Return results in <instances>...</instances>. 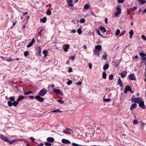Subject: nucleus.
I'll list each match as a JSON object with an SVG mask.
<instances>
[{
    "label": "nucleus",
    "mask_w": 146,
    "mask_h": 146,
    "mask_svg": "<svg viewBox=\"0 0 146 146\" xmlns=\"http://www.w3.org/2000/svg\"><path fill=\"white\" fill-rule=\"evenodd\" d=\"M30 139L32 141H35V139L32 137H31L30 138Z\"/></svg>",
    "instance_id": "680f3d73"
},
{
    "label": "nucleus",
    "mask_w": 146,
    "mask_h": 146,
    "mask_svg": "<svg viewBox=\"0 0 146 146\" xmlns=\"http://www.w3.org/2000/svg\"><path fill=\"white\" fill-rule=\"evenodd\" d=\"M72 83V81L71 80H69L67 83V84L68 85H70Z\"/></svg>",
    "instance_id": "37998d69"
},
{
    "label": "nucleus",
    "mask_w": 146,
    "mask_h": 146,
    "mask_svg": "<svg viewBox=\"0 0 146 146\" xmlns=\"http://www.w3.org/2000/svg\"><path fill=\"white\" fill-rule=\"evenodd\" d=\"M96 33H97V34H98L99 35H100L101 36H102V35L101 34L100 31L98 29H96Z\"/></svg>",
    "instance_id": "58836bf2"
},
{
    "label": "nucleus",
    "mask_w": 146,
    "mask_h": 146,
    "mask_svg": "<svg viewBox=\"0 0 146 146\" xmlns=\"http://www.w3.org/2000/svg\"><path fill=\"white\" fill-rule=\"evenodd\" d=\"M140 2L141 4H143L145 3L146 1L145 0H138Z\"/></svg>",
    "instance_id": "2f4dec72"
},
{
    "label": "nucleus",
    "mask_w": 146,
    "mask_h": 146,
    "mask_svg": "<svg viewBox=\"0 0 146 146\" xmlns=\"http://www.w3.org/2000/svg\"><path fill=\"white\" fill-rule=\"evenodd\" d=\"M43 145V144L42 143H40L37 146H42Z\"/></svg>",
    "instance_id": "774afa93"
},
{
    "label": "nucleus",
    "mask_w": 146,
    "mask_h": 146,
    "mask_svg": "<svg viewBox=\"0 0 146 146\" xmlns=\"http://www.w3.org/2000/svg\"><path fill=\"white\" fill-rule=\"evenodd\" d=\"M67 2L69 6L73 7L74 6L73 4L72 3V0H67Z\"/></svg>",
    "instance_id": "2eb2a0df"
},
{
    "label": "nucleus",
    "mask_w": 146,
    "mask_h": 146,
    "mask_svg": "<svg viewBox=\"0 0 146 146\" xmlns=\"http://www.w3.org/2000/svg\"><path fill=\"white\" fill-rule=\"evenodd\" d=\"M109 65L108 64H105L103 67V69L104 70H106L109 68Z\"/></svg>",
    "instance_id": "a878e982"
},
{
    "label": "nucleus",
    "mask_w": 146,
    "mask_h": 146,
    "mask_svg": "<svg viewBox=\"0 0 146 146\" xmlns=\"http://www.w3.org/2000/svg\"><path fill=\"white\" fill-rule=\"evenodd\" d=\"M70 45L68 44H65L63 47V48L64 50V51L65 52H67L68 50V49L69 48Z\"/></svg>",
    "instance_id": "ddd939ff"
},
{
    "label": "nucleus",
    "mask_w": 146,
    "mask_h": 146,
    "mask_svg": "<svg viewBox=\"0 0 146 146\" xmlns=\"http://www.w3.org/2000/svg\"><path fill=\"white\" fill-rule=\"evenodd\" d=\"M77 33L79 35H81L82 33L81 29H78L77 30Z\"/></svg>",
    "instance_id": "473e14b6"
},
{
    "label": "nucleus",
    "mask_w": 146,
    "mask_h": 146,
    "mask_svg": "<svg viewBox=\"0 0 146 146\" xmlns=\"http://www.w3.org/2000/svg\"><path fill=\"white\" fill-rule=\"evenodd\" d=\"M100 30L104 32H105L106 31V29L103 27H101L100 28Z\"/></svg>",
    "instance_id": "72a5a7b5"
},
{
    "label": "nucleus",
    "mask_w": 146,
    "mask_h": 146,
    "mask_svg": "<svg viewBox=\"0 0 146 146\" xmlns=\"http://www.w3.org/2000/svg\"><path fill=\"white\" fill-rule=\"evenodd\" d=\"M117 84L121 86H123V84L121 81V80L120 78H119L118 79V81Z\"/></svg>",
    "instance_id": "5701e85b"
},
{
    "label": "nucleus",
    "mask_w": 146,
    "mask_h": 146,
    "mask_svg": "<svg viewBox=\"0 0 146 146\" xmlns=\"http://www.w3.org/2000/svg\"><path fill=\"white\" fill-rule=\"evenodd\" d=\"M72 32L73 33H76V31L75 30L73 29L72 30Z\"/></svg>",
    "instance_id": "69168bd1"
},
{
    "label": "nucleus",
    "mask_w": 146,
    "mask_h": 146,
    "mask_svg": "<svg viewBox=\"0 0 146 146\" xmlns=\"http://www.w3.org/2000/svg\"><path fill=\"white\" fill-rule=\"evenodd\" d=\"M51 13V11L50 10H48L46 11V14L48 15H50Z\"/></svg>",
    "instance_id": "79ce46f5"
},
{
    "label": "nucleus",
    "mask_w": 146,
    "mask_h": 146,
    "mask_svg": "<svg viewBox=\"0 0 146 146\" xmlns=\"http://www.w3.org/2000/svg\"><path fill=\"white\" fill-rule=\"evenodd\" d=\"M53 90L54 92L56 94H60L61 93L60 90L59 89H54Z\"/></svg>",
    "instance_id": "f3484780"
},
{
    "label": "nucleus",
    "mask_w": 146,
    "mask_h": 146,
    "mask_svg": "<svg viewBox=\"0 0 146 146\" xmlns=\"http://www.w3.org/2000/svg\"><path fill=\"white\" fill-rule=\"evenodd\" d=\"M106 72H104L102 73V77L104 79H105L106 78Z\"/></svg>",
    "instance_id": "c85d7f7f"
},
{
    "label": "nucleus",
    "mask_w": 146,
    "mask_h": 146,
    "mask_svg": "<svg viewBox=\"0 0 146 146\" xmlns=\"http://www.w3.org/2000/svg\"><path fill=\"white\" fill-rule=\"evenodd\" d=\"M73 71L72 68H70L68 69V72H72Z\"/></svg>",
    "instance_id": "6e6d98bb"
},
{
    "label": "nucleus",
    "mask_w": 146,
    "mask_h": 146,
    "mask_svg": "<svg viewBox=\"0 0 146 146\" xmlns=\"http://www.w3.org/2000/svg\"><path fill=\"white\" fill-rule=\"evenodd\" d=\"M62 111H61L59 109H57L54 110H53L52 111H50L49 113H50L51 112H56V113H61Z\"/></svg>",
    "instance_id": "4be33fe9"
},
{
    "label": "nucleus",
    "mask_w": 146,
    "mask_h": 146,
    "mask_svg": "<svg viewBox=\"0 0 146 146\" xmlns=\"http://www.w3.org/2000/svg\"><path fill=\"white\" fill-rule=\"evenodd\" d=\"M90 7V5H89L88 4H86L84 6V9H87Z\"/></svg>",
    "instance_id": "cd10ccee"
},
{
    "label": "nucleus",
    "mask_w": 146,
    "mask_h": 146,
    "mask_svg": "<svg viewBox=\"0 0 146 146\" xmlns=\"http://www.w3.org/2000/svg\"><path fill=\"white\" fill-rule=\"evenodd\" d=\"M100 51H98V50L94 49L93 50L94 54L96 56H98V57L100 56Z\"/></svg>",
    "instance_id": "1a4fd4ad"
},
{
    "label": "nucleus",
    "mask_w": 146,
    "mask_h": 146,
    "mask_svg": "<svg viewBox=\"0 0 146 146\" xmlns=\"http://www.w3.org/2000/svg\"><path fill=\"white\" fill-rule=\"evenodd\" d=\"M127 73V72H126L123 71L121 73L120 75L122 78H124L125 77Z\"/></svg>",
    "instance_id": "a211bd4d"
},
{
    "label": "nucleus",
    "mask_w": 146,
    "mask_h": 146,
    "mask_svg": "<svg viewBox=\"0 0 146 146\" xmlns=\"http://www.w3.org/2000/svg\"><path fill=\"white\" fill-rule=\"evenodd\" d=\"M141 100V99L139 98H135L132 100L133 102L137 103H139Z\"/></svg>",
    "instance_id": "9d476101"
},
{
    "label": "nucleus",
    "mask_w": 146,
    "mask_h": 146,
    "mask_svg": "<svg viewBox=\"0 0 146 146\" xmlns=\"http://www.w3.org/2000/svg\"><path fill=\"white\" fill-rule=\"evenodd\" d=\"M140 56L142 58L146 56V54L143 52H141L140 53Z\"/></svg>",
    "instance_id": "c9c22d12"
},
{
    "label": "nucleus",
    "mask_w": 146,
    "mask_h": 146,
    "mask_svg": "<svg viewBox=\"0 0 146 146\" xmlns=\"http://www.w3.org/2000/svg\"><path fill=\"white\" fill-rule=\"evenodd\" d=\"M129 33L130 35H133L134 33L133 30H131V31L129 32Z\"/></svg>",
    "instance_id": "8fccbe9b"
},
{
    "label": "nucleus",
    "mask_w": 146,
    "mask_h": 146,
    "mask_svg": "<svg viewBox=\"0 0 146 146\" xmlns=\"http://www.w3.org/2000/svg\"><path fill=\"white\" fill-rule=\"evenodd\" d=\"M35 98L36 100L40 102H43L44 101V99L41 97L40 96H36Z\"/></svg>",
    "instance_id": "39448f33"
},
{
    "label": "nucleus",
    "mask_w": 146,
    "mask_h": 146,
    "mask_svg": "<svg viewBox=\"0 0 146 146\" xmlns=\"http://www.w3.org/2000/svg\"><path fill=\"white\" fill-rule=\"evenodd\" d=\"M130 80H135L136 78L134 74H132L129 75L128 76Z\"/></svg>",
    "instance_id": "0eeeda50"
},
{
    "label": "nucleus",
    "mask_w": 146,
    "mask_h": 146,
    "mask_svg": "<svg viewBox=\"0 0 146 146\" xmlns=\"http://www.w3.org/2000/svg\"><path fill=\"white\" fill-rule=\"evenodd\" d=\"M80 23H84L85 22V20L84 19H81L80 20Z\"/></svg>",
    "instance_id": "f704fd0d"
},
{
    "label": "nucleus",
    "mask_w": 146,
    "mask_h": 146,
    "mask_svg": "<svg viewBox=\"0 0 146 146\" xmlns=\"http://www.w3.org/2000/svg\"><path fill=\"white\" fill-rule=\"evenodd\" d=\"M76 84L78 86H80L82 84V82H79L76 83Z\"/></svg>",
    "instance_id": "4d7b16f0"
},
{
    "label": "nucleus",
    "mask_w": 146,
    "mask_h": 146,
    "mask_svg": "<svg viewBox=\"0 0 146 146\" xmlns=\"http://www.w3.org/2000/svg\"><path fill=\"white\" fill-rule=\"evenodd\" d=\"M9 99L10 100V101L11 102H14V100H15V97H14V96H11V97H10L9 98Z\"/></svg>",
    "instance_id": "bb28decb"
},
{
    "label": "nucleus",
    "mask_w": 146,
    "mask_h": 146,
    "mask_svg": "<svg viewBox=\"0 0 146 146\" xmlns=\"http://www.w3.org/2000/svg\"><path fill=\"white\" fill-rule=\"evenodd\" d=\"M108 19L107 18H106L105 19V22L106 24L108 23Z\"/></svg>",
    "instance_id": "e2e57ef3"
},
{
    "label": "nucleus",
    "mask_w": 146,
    "mask_h": 146,
    "mask_svg": "<svg viewBox=\"0 0 146 146\" xmlns=\"http://www.w3.org/2000/svg\"><path fill=\"white\" fill-rule=\"evenodd\" d=\"M48 52V50H43V54L44 55V56L46 57L47 56V54Z\"/></svg>",
    "instance_id": "393cba45"
},
{
    "label": "nucleus",
    "mask_w": 146,
    "mask_h": 146,
    "mask_svg": "<svg viewBox=\"0 0 146 146\" xmlns=\"http://www.w3.org/2000/svg\"><path fill=\"white\" fill-rule=\"evenodd\" d=\"M110 98H105V96L103 98V100L105 102H108L111 101Z\"/></svg>",
    "instance_id": "aec40b11"
},
{
    "label": "nucleus",
    "mask_w": 146,
    "mask_h": 146,
    "mask_svg": "<svg viewBox=\"0 0 146 146\" xmlns=\"http://www.w3.org/2000/svg\"><path fill=\"white\" fill-rule=\"evenodd\" d=\"M127 87H125V88L124 93H126L128 91L127 90H126V89H127Z\"/></svg>",
    "instance_id": "0e129e2a"
},
{
    "label": "nucleus",
    "mask_w": 146,
    "mask_h": 146,
    "mask_svg": "<svg viewBox=\"0 0 146 146\" xmlns=\"http://www.w3.org/2000/svg\"><path fill=\"white\" fill-rule=\"evenodd\" d=\"M47 141L48 142L52 143L54 141V140L53 138L52 137H48L47 138Z\"/></svg>",
    "instance_id": "f8f14e48"
},
{
    "label": "nucleus",
    "mask_w": 146,
    "mask_h": 146,
    "mask_svg": "<svg viewBox=\"0 0 146 146\" xmlns=\"http://www.w3.org/2000/svg\"><path fill=\"white\" fill-rule=\"evenodd\" d=\"M32 93V91H30L29 92H24V94L25 95H28Z\"/></svg>",
    "instance_id": "c756f323"
},
{
    "label": "nucleus",
    "mask_w": 146,
    "mask_h": 146,
    "mask_svg": "<svg viewBox=\"0 0 146 146\" xmlns=\"http://www.w3.org/2000/svg\"><path fill=\"white\" fill-rule=\"evenodd\" d=\"M117 1L119 3H123L124 2V0H118Z\"/></svg>",
    "instance_id": "5fc2aeb1"
},
{
    "label": "nucleus",
    "mask_w": 146,
    "mask_h": 146,
    "mask_svg": "<svg viewBox=\"0 0 146 146\" xmlns=\"http://www.w3.org/2000/svg\"><path fill=\"white\" fill-rule=\"evenodd\" d=\"M47 91L44 89L41 90L39 92L38 94L41 96H44L46 94Z\"/></svg>",
    "instance_id": "7ed1b4c3"
},
{
    "label": "nucleus",
    "mask_w": 146,
    "mask_h": 146,
    "mask_svg": "<svg viewBox=\"0 0 146 146\" xmlns=\"http://www.w3.org/2000/svg\"><path fill=\"white\" fill-rule=\"evenodd\" d=\"M125 87H127V89H126V90H127V91H131V88H130L129 86H126Z\"/></svg>",
    "instance_id": "09e8293b"
},
{
    "label": "nucleus",
    "mask_w": 146,
    "mask_h": 146,
    "mask_svg": "<svg viewBox=\"0 0 146 146\" xmlns=\"http://www.w3.org/2000/svg\"><path fill=\"white\" fill-rule=\"evenodd\" d=\"M35 42V39L34 38H33L31 42H29V44L27 45V48H29L32 46Z\"/></svg>",
    "instance_id": "423d86ee"
},
{
    "label": "nucleus",
    "mask_w": 146,
    "mask_h": 146,
    "mask_svg": "<svg viewBox=\"0 0 146 146\" xmlns=\"http://www.w3.org/2000/svg\"><path fill=\"white\" fill-rule=\"evenodd\" d=\"M89 67L91 69L92 68V64L91 63H89Z\"/></svg>",
    "instance_id": "13d9d810"
},
{
    "label": "nucleus",
    "mask_w": 146,
    "mask_h": 146,
    "mask_svg": "<svg viewBox=\"0 0 146 146\" xmlns=\"http://www.w3.org/2000/svg\"><path fill=\"white\" fill-rule=\"evenodd\" d=\"M29 54V53L28 51L25 52L24 53V56L25 57H27V56Z\"/></svg>",
    "instance_id": "de8ad7c7"
},
{
    "label": "nucleus",
    "mask_w": 146,
    "mask_h": 146,
    "mask_svg": "<svg viewBox=\"0 0 146 146\" xmlns=\"http://www.w3.org/2000/svg\"><path fill=\"white\" fill-rule=\"evenodd\" d=\"M141 37L142 38L143 40L144 41H146V37L144 35H142Z\"/></svg>",
    "instance_id": "49530a36"
},
{
    "label": "nucleus",
    "mask_w": 146,
    "mask_h": 146,
    "mask_svg": "<svg viewBox=\"0 0 146 146\" xmlns=\"http://www.w3.org/2000/svg\"><path fill=\"white\" fill-rule=\"evenodd\" d=\"M57 101L61 104H63L64 103V101L61 100H58Z\"/></svg>",
    "instance_id": "864d4df0"
},
{
    "label": "nucleus",
    "mask_w": 146,
    "mask_h": 146,
    "mask_svg": "<svg viewBox=\"0 0 146 146\" xmlns=\"http://www.w3.org/2000/svg\"><path fill=\"white\" fill-rule=\"evenodd\" d=\"M64 131H66V132L69 133V134H71V133H72V131L70 129H65V131H63V132L64 133H65L64 132Z\"/></svg>",
    "instance_id": "6ab92c4d"
},
{
    "label": "nucleus",
    "mask_w": 146,
    "mask_h": 146,
    "mask_svg": "<svg viewBox=\"0 0 146 146\" xmlns=\"http://www.w3.org/2000/svg\"><path fill=\"white\" fill-rule=\"evenodd\" d=\"M107 54L106 53H105V54L103 56V58L104 60H106L107 57Z\"/></svg>",
    "instance_id": "ea45409f"
},
{
    "label": "nucleus",
    "mask_w": 146,
    "mask_h": 146,
    "mask_svg": "<svg viewBox=\"0 0 146 146\" xmlns=\"http://www.w3.org/2000/svg\"><path fill=\"white\" fill-rule=\"evenodd\" d=\"M137 106L136 104L134 103L131 105L130 108L131 110H133Z\"/></svg>",
    "instance_id": "412c9836"
},
{
    "label": "nucleus",
    "mask_w": 146,
    "mask_h": 146,
    "mask_svg": "<svg viewBox=\"0 0 146 146\" xmlns=\"http://www.w3.org/2000/svg\"><path fill=\"white\" fill-rule=\"evenodd\" d=\"M141 59L143 61H145L146 60V57L144 56V57H143L141 58Z\"/></svg>",
    "instance_id": "052dcab7"
},
{
    "label": "nucleus",
    "mask_w": 146,
    "mask_h": 146,
    "mask_svg": "<svg viewBox=\"0 0 146 146\" xmlns=\"http://www.w3.org/2000/svg\"><path fill=\"white\" fill-rule=\"evenodd\" d=\"M0 138L5 141L7 142L10 144H12L15 142L14 140H9L7 138L2 134H0Z\"/></svg>",
    "instance_id": "f03ea898"
},
{
    "label": "nucleus",
    "mask_w": 146,
    "mask_h": 146,
    "mask_svg": "<svg viewBox=\"0 0 146 146\" xmlns=\"http://www.w3.org/2000/svg\"><path fill=\"white\" fill-rule=\"evenodd\" d=\"M46 21V17H44L42 19H41L40 21L41 22L44 23Z\"/></svg>",
    "instance_id": "b1692460"
},
{
    "label": "nucleus",
    "mask_w": 146,
    "mask_h": 146,
    "mask_svg": "<svg viewBox=\"0 0 146 146\" xmlns=\"http://www.w3.org/2000/svg\"><path fill=\"white\" fill-rule=\"evenodd\" d=\"M117 11L115 13V15L116 17H117L121 13V9L119 7H117L116 8Z\"/></svg>",
    "instance_id": "20e7f679"
},
{
    "label": "nucleus",
    "mask_w": 146,
    "mask_h": 146,
    "mask_svg": "<svg viewBox=\"0 0 146 146\" xmlns=\"http://www.w3.org/2000/svg\"><path fill=\"white\" fill-rule=\"evenodd\" d=\"M44 144L46 146H50L51 145V144L48 142H45Z\"/></svg>",
    "instance_id": "a18cd8bd"
},
{
    "label": "nucleus",
    "mask_w": 146,
    "mask_h": 146,
    "mask_svg": "<svg viewBox=\"0 0 146 146\" xmlns=\"http://www.w3.org/2000/svg\"><path fill=\"white\" fill-rule=\"evenodd\" d=\"M54 87V86L53 84H51L50 86H48L47 87V88L48 89H50L51 88H53Z\"/></svg>",
    "instance_id": "c03bdc74"
},
{
    "label": "nucleus",
    "mask_w": 146,
    "mask_h": 146,
    "mask_svg": "<svg viewBox=\"0 0 146 146\" xmlns=\"http://www.w3.org/2000/svg\"><path fill=\"white\" fill-rule=\"evenodd\" d=\"M120 32V31L119 29H117L115 32V35L116 36L118 35Z\"/></svg>",
    "instance_id": "e433bc0d"
},
{
    "label": "nucleus",
    "mask_w": 146,
    "mask_h": 146,
    "mask_svg": "<svg viewBox=\"0 0 146 146\" xmlns=\"http://www.w3.org/2000/svg\"><path fill=\"white\" fill-rule=\"evenodd\" d=\"M94 49L100 51L102 49V46L99 45H97L95 46Z\"/></svg>",
    "instance_id": "4468645a"
},
{
    "label": "nucleus",
    "mask_w": 146,
    "mask_h": 146,
    "mask_svg": "<svg viewBox=\"0 0 146 146\" xmlns=\"http://www.w3.org/2000/svg\"><path fill=\"white\" fill-rule=\"evenodd\" d=\"M145 125V123H141V128H143L144 127Z\"/></svg>",
    "instance_id": "603ef678"
},
{
    "label": "nucleus",
    "mask_w": 146,
    "mask_h": 146,
    "mask_svg": "<svg viewBox=\"0 0 146 146\" xmlns=\"http://www.w3.org/2000/svg\"><path fill=\"white\" fill-rule=\"evenodd\" d=\"M25 98V96L20 95L19 96L17 100L13 102V103L10 101H8L7 103L8 105L10 107H11L12 106H13L15 107H16L19 104V102L22 101Z\"/></svg>",
    "instance_id": "f257e3e1"
},
{
    "label": "nucleus",
    "mask_w": 146,
    "mask_h": 146,
    "mask_svg": "<svg viewBox=\"0 0 146 146\" xmlns=\"http://www.w3.org/2000/svg\"><path fill=\"white\" fill-rule=\"evenodd\" d=\"M37 53L36 54L37 55H40V52L41 51V48L39 46L37 48Z\"/></svg>",
    "instance_id": "dca6fc26"
},
{
    "label": "nucleus",
    "mask_w": 146,
    "mask_h": 146,
    "mask_svg": "<svg viewBox=\"0 0 146 146\" xmlns=\"http://www.w3.org/2000/svg\"><path fill=\"white\" fill-rule=\"evenodd\" d=\"M62 142L64 144H68L70 143V142L68 140L63 139L62 140Z\"/></svg>",
    "instance_id": "9b49d317"
},
{
    "label": "nucleus",
    "mask_w": 146,
    "mask_h": 146,
    "mask_svg": "<svg viewBox=\"0 0 146 146\" xmlns=\"http://www.w3.org/2000/svg\"><path fill=\"white\" fill-rule=\"evenodd\" d=\"M14 60V59L13 58H10L9 59L6 60V61H7V62H9L11 61H13Z\"/></svg>",
    "instance_id": "a19ab883"
},
{
    "label": "nucleus",
    "mask_w": 146,
    "mask_h": 146,
    "mask_svg": "<svg viewBox=\"0 0 146 146\" xmlns=\"http://www.w3.org/2000/svg\"><path fill=\"white\" fill-rule=\"evenodd\" d=\"M72 146H82V145L80 144H78L77 143H72Z\"/></svg>",
    "instance_id": "4c0bfd02"
},
{
    "label": "nucleus",
    "mask_w": 146,
    "mask_h": 146,
    "mask_svg": "<svg viewBox=\"0 0 146 146\" xmlns=\"http://www.w3.org/2000/svg\"><path fill=\"white\" fill-rule=\"evenodd\" d=\"M70 59H71L72 61H74V60L75 58L74 56H73L70 58Z\"/></svg>",
    "instance_id": "bf43d9fd"
},
{
    "label": "nucleus",
    "mask_w": 146,
    "mask_h": 146,
    "mask_svg": "<svg viewBox=\"0 0 146 146\" xmlns=\"http://www.w3.org/2000/svg\"><path fill=\"white\" fill-rule=\"evenodd\" d=\"M133 125H136L138 124V121L137 119H135L133 121Z\"/></svg>",
    "instance_id": "7c9ffc66"
},
{
    "label": "nucleus",
    "mask_w": 146,
    "mask_h": 146,
    "mask_svg": "<svg viewBox=\"0 0 146 146\" xmlns=\"http://www.w3.org/2000/svg\"><path fill=\"white\" fill-rule=\"evenodd\" d=\"M29 97L31 99H33L34 98V96H29Z\"/></svg>",
    "instance_id": "338daca9"
},
{
    "label": "nucleus",
    "mask_w": 146,
    "mask_h": 146,
    "mask_svg": "<svg viewBox=\"0 0 146 146\" xmlns=\"http://www.w3.org/2000/svg\"><path fill=\"white\" fill-rule=\"evenodd\" d=\"M113 78V75L112 74H111L109 77V79L110 80H112Z\"/></svg>",
    "instance_id": "3c124183"
},
{
    "label": "nucleus",
    "mask_w": 146,
    "mask_h": 146,
    "mask_svg": "<svg viewBox=\"0 0 146 146\" xmlns=\"http://www.w3.org/2000/svg\"><path fill=\"white\" fill-rule=\"evenodd\" d=\"M144 102L143 101L141 100L139 103V106L142 108L143 109H145V106H144Z\"/></svg>",
    "instance_id": "6e6552de"
}]
</instances>
